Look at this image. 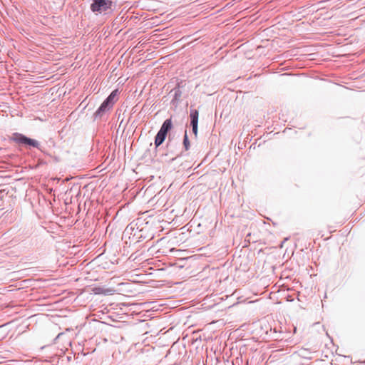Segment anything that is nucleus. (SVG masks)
Wrapping results in <instances>:
<instances>
[{"label": "nucleus", "instance_id": "obj_6", "mask_svg": "<svg viewBox=\"0 0 365 365\" xmlns=\"http://www.w3.org/2000/svg\"><path fill=\"white\" fill-rule=\"evenodd\" d=\"M180 83H178L177 86L170 92V94H173V96L171 103L175 106H177L181 101L182 93L180 90Z\"/></svg>", "mask_w": 365, "mask_h": 365}, {"label": "nucleus", "instance_id": "obj_8", "mask_svg": "<svg viewBox=\"0 0 365 365\" xmlns=\"http://www.w3.org/2000/svg\"><path fill=\"white\" fill-rule=\"evenodd\" d=\"M168 140L170 141L171 139H170V136L168 137Z\"/></svg>", "mask_w": 365, "mask_h": 365}, {"label": "nucleus", "instance_id": "obj_3", "mask_svg": "<svg viewBox=\"0 0 365 365\" xmlns=\"http://www.w3.org/2000/svg\"><path fill=\"white\" fill-rule=\"evenodd\" d=\"M113 1L111 0H93L91 10L96 14H101L112 10Z\"/></svg>", "mask_w": 365, "mask_h": 365}, {"label": "nucleus", "instance_id": "obj_7", "mask_svg": "<svg viewBox=\"0 0 365 365\" xmlns=\"http://www.w3.org/2000/svg\"><path fill=\"white\" fill-rule=\"evenodd\" d=\"M183 145H184V148H185V150H189L190 144V140L188 139V136H187V131H185V135H184Z\"/></svg>", "mask_w": 365, "mask_h": 365}, {"label": "nucleus", "instance_id": "obj_1", "mask_svg": "<svg viewBox=\"0 0 365 365\" xmlns=\"http://www.w3.org/2000/svg\"><path fill=\"white\" fill-rule=\"evenodd\" d=\"M118 93V89L113 91L103 101L100 107L94 113V119H101L106 112L108 111L113 106L116 96Z\"/></svg>", "mask_w": 365, "mask_h": 365}, {"label": "nucleus", "instance_id": "obj_5", "mask_svg": "<svg viewBox=\"0 0 365 365\" xmlns=\"http://www.w3.org/2000/svg\"><path fill=\"white\" fill-rule=\"evenodd\" d=\"M190 126L192 127V131L195 136L197 135L198 130V117L199 113L197 110H190Z\"/></svg>", "mask_w": 365, "mask_h": 365}, {"label": "nucleus", "instance_id": "obj_2", "mask_svg": "<svg viewBox=\"0 0 365 365\" xmlns=\"http://www.w3.org/2000/svg\"><path fill=\"white\" fill-rule=\"evenodd\" d=\"M173 128V122L171 118L166 119L162 124L160 130L155 137V145L159 147L165 141L168 132Z\"/></svg>", "mask_w": 365, "mask_h": 365}, {"label": "nucleus", "instance_id": "obj_4", "mask_svg": "<svg viewBox=\"0 0 365 365\" xmlns=\"http://www.w3.org/2000/svg\"><path fill=\"white\" fill-rule=\"evenodd\" d=\"M14 140L19 144L26 145L31 147L39 148L40 144L37 140L31 139L23 134H15Z\"/></svg>", "mask_w": 365, "mask_h": 365}]
</instances>
